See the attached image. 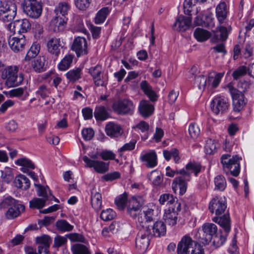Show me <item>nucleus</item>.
I'll use <instances>...</instances> for the list:
<instances>
[{
    "instance_id": "f257e3e1",
    "label": "nucleus",
    "mask_w": 254,
    "mask_h": 254,
    "mask_svg": "<svg viewBox=\"0 0 254 254\" xmlns=\"http://www.w3.org/2000/svg\"><path fill=\"white\" fill-rule=\"evenodd\" d=\"M227 205L225 197L216 196L211 199L209 204V209L211 213H215L213 221L222 227L226 233L231 229L230 219L228 213L221 215L226 210Z\"/></svg>"
},
{
    "instance_id": "f03ea898",
    "label": "nucleus",
    "mask_w": 254,
    "mask_h": 254,
    "mask_svg": "<svg viewBox=\"0 0 254 254\" xmlns=\"http://www.w3.org/2000/svg\"><path fill=\"white\" fill-rule=\"evenodd\" d=\"M0 72L1 78L6 80L5 84L8 87L17 86L23 82V74L18 72L16 66H2L0 68Z\"/></svg>"
},
{
    "instance_id": "7ed1b4c3",
    "label": "nucleus",
    "mask_w": 254,
    "mask_h": 254,
    "mask_svg": "<svg viewBox=\"0 0 254 254\" xmlns=\"http://www.w3.org/2000/svg\"><path fill=\"white\" fill-rule=\"evenodd\" d=\"M1 205L4 207L8 208L5 213V216L8 219H13L18 217L25 210V206L18 203L11 197L5 198L2 202Z\"/></svg>"
},
{
    "instance_id": "20e7f679",
    "label": "nucleus",
    "mask_w": 254,
    "mask_h": 254,
    "mask_svg": "<svg viewBox=\"0 0 254 254\" xmlns=\"http://www.w3.org/2000/svg\"><path fill=\"white\" fill-rule=\"evenodd\" d=\"M18 0H6L0 6V20L3 22L12 20L16 15V2Z\"/></svg>"
},
{
    "instance_id": "39448f33",
    "label": "nucleus",
    "mask_w": 254,
    "mask_h": 254,
    "mask_svg": "<svg viewBox=\"0 0 254 254\" xmlns=\"http://www.w3.org/2000/svg\"><path fill=\"white\" fill-rule=\"evenodd\" d=\"M233 100V110L235 112H239L246 105L247 100L244 93L239 89L235 88L231 84H228L227 86Z\"/></svg>"
},
{
    "instance_id": "423d86ee",
    "label": "nucleus",
    "mask_w": 254,
    "mask_h": 254,
    "mask_svg": "<svg viewBox=\"0 0 254 254\" xmlns=\"http://www.w3.org/2000/svg\"><path fill=\"white\" fill-rule=\"evenodd\" d=\"M112 108L114 112L119 115H132L134 112L135 106L132 101L124 99L115 102L112 105Z\"/></svg>"
},
{
    "instance_id": "0eeeda50",
    "label": "nucleus",
    "mask_w": 254,
    "mask_h": 254,
    "mask_svg": "<svg viewBox=\"0 0 254 254\" xmlns=\"http://www.w3.org/2000/svg\"><path fill=\"white\" fill-rule=\"evenodd\" d=\"M42 4L41 0H27L23 6L24 13L32 18H38L42 14Z\"/></svg>"
},
{
    "instance_id": "6e6552de",
    "label": "nucleus",
    "mask_w": 254,
    "mask_h": 254,
    "mask_svg": "<svg viewBox=\"0 0 254 254\" xmlns=\"http://www.w3.org/2000/svg\"><path fill=\"white\" fill-rule=\"evenodd\" d=\"M217 233V227L213 223H205L202 226V229L199 231V238L200 242L204 245L210 242L213 237Z\"/></svg>"
},
{
    "instance_id": "1a4fd4ad",
    "label": "nucleus",
    "mask_w": 254,
    "mask_h": 254,
    "mask_svg": "<svg viewBox=\"0 0 254 254\" xmlns=\"http://www.w3.org/2000/svg\"><path fill=\"white\" fill-rule=\"evenodd\" d=\"M102 67L100 65L91 67L89 69L88 73L91 75L94 84L97 86H105L107 84L108 77L107 74L102 73Z\"/></svg>"
},
{
    "instance_id": "9d476101",
    "label": "nucleus",
    "mask_w": 254,
    "mask_h": 254,
    "mask_svg": "<svg viewBox=\"0 0 254 254\" xmlns=\"http://www.w3.org/2000/svg\"><path fill=\"white\" fill-rule=\"evenodd\" d=\"M230 104L228 99L222 96L216 97L211 102V108L215 114H223L226 112Z\"/></svg>"
},
{
    "instance_id": "9b49d317",
    "label": "nucleus",
    "mask_w": 254,
    "mask_h": 254,
    "mask_svg": "<svg viewBox=\"0 0 254 254\" xmlns=\"http://www.w3.org/2000/svg\"><path fill=\"white\" fill-rule=\"evenodd\" d=\"M151 237L150 235H148L147 233L143 230L138 232L136 239V248L139 253L142 254L146 252Z\"/></svg>"
},
{
    "instance_id": "f8f14e48",
    "label": "nucleus",
    "mask_w": 254,
    "mask_h": 254,
    "mask_svg": "<svg viewBox=\"0 0 254 254\" xmlns=\"http://www.w3.org/2000/svg\"><path fill=\"white\" fill-rule=\"evenodd\" d=\"M71 49L75 52L77 57L86 55L88 53V50L86 39L82 37L75 38L73 42Z\"/></svg>"
},
{
    "instance_id": "ddd939ff",
    "label": "nucleus",
    "mask_w": 254,
    "mask_h": 254,
    "mask_svg": "<svg viewBox=\"0 0 254 254\" xmlns=\"http://www.w3.org/2000/svg\"><path fill=\"white\" fill-rule=\"evenodd\" d=\"M179 173L181 176L175 179L173 184H175V186L179 188L180 193L183 194L187 190V182L190 179V173L184 169L180 170Z\"/></svg>"
},
{
    "instance_id": "4468645a",
    "label": "nucleus",
    "mask_w": 254,
    "mask_h": 254,
    "mask_svg": "<svg viewBox=\"0 0 254 254\" xmlns=\"http://www.w3.org/2000/svg\"><path fill=\"white\" fill-rule=\"evenodd\" d=\"M8 43L10 48L15 53L22 51L26 44L25 37L23 35H20L18 37H9Z\"/></svg>"
},
{
    "instance_id": "2eb2a0df",
    "label": "nucleus",
    "mask_w": 254,
    "mask_h": 254,
    "mask_svg": "<svg viewBox=\"0 0 254 254\" xmlns=\"http://www.w3.org/2000/svg\"><path fill=\"white\" fill-rule=\"evenodd\" d=\"M64 43L60 38L56 37L50 39L47 43L48 51L56 56H59L61 49L63 47Z\"/></svg>"
},
{
    "instance_id": "dca6fc26",
    "label": "nucleus",
    "mask_w": 254,
    "mask_h": 254,
    "mask_svg": "<svg viewBox=\"0 0 254 254\" xmlns=\"http://www.w3.org/2000/svg\"><path fill=\"white\" fill-rule=\"evenodd\" d=\"M194 243L192 239L188 235L184 236L177 246L178 254H189L192 250Z\"/></svg>"
},
{
    "instance_id": "f3484780",
    "label": "nucleus",
    "mask_w": 254,
    "mask_h": 254,
    "mask_svg": "<svg viewBox=\"0 0 254 254\" xmlns=\"http://www.w3.org/2000/svg\"><path fill=\"white\" fill-rule=\"evenodd\" d=\"M148 235L151 237L155 236L160 237L164 236L166 232V227L165 223L161 221H156L152 226L149 227L146 229Z\"/></svg>"
},
{
    "instance_id": "a211bd4d",
    "label": "nucleus",
    "mask_w": 254,
    "mask_h": 254,
    "mask_svg": "<svg viewBox=\"0 0 254 254\" xmlns=\"http://www.w3.org/2000/svg\"><path fill=\"white\" fill-rule=\"evenodd\" d=\"M144 201L141 197H132L128 201L127 207L129 215L134 217L136 216V212L139 210L143 204Z\"/></svg>"
},
{
    "instance_id": "6ab92c4d",
    "label": "nucleus",
    "mask_w": 254,
    "mask_h": 254,
    "mask_svg": "<svg viewBox=\"0 0 254 254\" xmlns=\"http://www.w3.org/2000/svg\"><path fill=\"white\" fill-rule=\"evenodd\" d=\"M86 167H93L98 173H104L109 169V164L100 160H84Z\"/></svg>"
},
{
    "instance_id": "aec40b11",
    "label": "nucleus",
    "mask_w": 254,
    "mask_h": 254,
    "mask_svg": "<svg viewBox=\"0 0 254 254\" xmlns=\"http://www.w3.org/2000/svg\"><path fill=\"white\" fill-rule=\"evenodd\" d=\"M191 22V17L180 15L176 19V22L173 24V27L175 30L185 31L190 27Z\"/></svg>"
},
{
    "instance_id": "412c9836",
    "label": "nucleus",
    "mask_w": 254,
    "mask_h": 254,
    "mask_svg": "<svg viewBox=\"0 0 254 254\" xmlns=\"http://www.w3.org/2000/svg\"><path fill=\"white\" fill-rule=\"evenodd\" d=\"M36 242L39 244L38 252L39 254L44 253V254H48V249L52 242L51 238L48 235H43L38 237L36 239Z\"/></svg>"
},
{
    "instance_id": "4be33fe9",
    "label": "nucleus",
    "mask_w": 254,
    "mask_h": 254,
    "mask_svg": "<svg viewBox=\"0 0 254 254\" xmlns=\"http://www.w3.org/2000/svg\"><path fill=\"white\" fill-rule=\"evenodd\" d=\"M224 169L227 168L234 176H237L240 173L239 160H221Z\"/></svg>"
},
{
    "instance_id": "5701e85b",
    "label": "nucleus",
    "mask_w": 254,
    "mask_h": 254,
    "mask_svg": "<svg viewBox=\"0 0 254 254\" xmlns=\"http://www.w3.org/2000/svg\"><path fill=\"white\" fill-rule=\"evenodd\" d=\"M138 110L139 114L143 118H146L153 114L154 108L148 101L142 100L139 102Z\"/></svg>"
},
{
    "instance_id": "b1692460",
    "label": "nucleus",
    "mask_w": 254,
    "mask_h": 254,
    "mask_svg": "<svg viewBox=\"0 0 254 254\" xmlns=\"http://www.w3.org/2000/svg\"><path fill=\"white\" fill-rule=\"evenodd\" d=\"M91 203L94 209L98 212L102 207V198L99 190H97L96 188L93 189L91 191Z\"/></svg>"
},
{
    "instance_id": "393cba45",
    "label": "nucleus",
    "mask_w": 254,
    "mask_h": 254,
    "mask_svg": "<svg viewBox=\"0 0 254 254\" xmlns=\"http://www.w3.org/2000/svg\"><path fill=\"white\" fill-rule=\"evenodd\" d=\"M105 131L106 134L112 137H118L123 133L121 126L114 122H109L106 125Z\"/></svg>"
},
{
    "instance_id": "a878e982",
    "label": "nucleus",
    "mask_w": 254,
    "mask_h": 254,
    "mask_svg": "<svg viewBox=\"0 0 254 254\" xmlns=\"http://www.w3.org/2000/svg\"><path fill=\"white\" fill-rule=\"evenodd\" d=\"M50 26L54 32H61L64 29L66 22L63 17L56 16L51 20Z\"/></svg>"
},
{
    "instance_id": "bb28decb",
    "label": "nucleus",
    "mask_w": 254,
    "mask_h": 254,
    "mask_svg": "<svg viewBox=\"0 0 254 254\" xmlns=\"http://www.w3.org/2000/svg\"><path fill=\"white\" fill-rule=\"evenodd\" d=\"M178 213L175 208H169L165 210L163 218L166 224L170 226H174L178 220Z\"/></svg>"
},
{
    "instance_id": "cd10ccee",
    "label": "nucleus",
    "mask_w": 254,
    "mask_h": 254,
    "mask_svg": "<svg viewBox=\"0 0 254 254\" xmlns=\"http://www.w3.org/2000/svg\"><path fill=\"white\" fill-rule=\"evenodd\" d=\"M228 10L226 3L220 2L216 7V16L220 23H223L227 16Z\"/></svg>"
},
{
    "instance_id": "c85d7f7f",
    "label": "nucleus",
    "mask_w": 254,
    "mask_h": 254,
    "mask_svg": "<svg viewBox=\"0 0 254 254\" xmlns=\"http://www.w3.org/2000/svg\"><path fill=\"white\" fill-rule=\"evenodd\" d=\"M15 26L18 33H26L30 30L31 24L28 19L23 18L15 20Z\"/></svg>"
},
{
    "instance_id": "c756f323",
    "label": "nucleus",
    "mask_w": 254,
    "mask_h": 254,
    "mask_svg": "<svg viewBox=\"0 0 254 254\" xmlns=\"http://www.w3.org/2000/svg\"><path fill=\"white\" fill-rule=\"evenodd\" d=\"M141 89L144 94L149 98L150 101L154 102L157 100L158 96L151 86L146 81H143L140 84Z\"/></svg>"
},
{
    "instance_id": "7c9ffc66",
    "label": "nucleus",
    "mask_w": 254,
    "mask_h": 254,
    "mask_svg": "<svg viewBox=\"0 0 254 254\" xmlns=\"http://www.w3.org/2000/svg\"><path fill=\"white\" fill-rule=\"evenodd\" d=\"M14 183L17 188L23 190L28 189L30 186V182L29 179L22 174L18 175L15 178Z\"/></svg>"
},
{
    "instance_id": "2f4dec72",
    "label": "nucleus",
    "mask_w": 254,
    "mask_h": 254,
    "mask_svg": "<svg viewBox=\"0 0 254 254\" xmlns=\"http://www.w3.org/2000/svg\"><path fill=\"white\" fill-rule=\"evenodd\" d=\"M94 117L97 121H105L109 118L110 114L107 109L103 106H97L95 108Z\"/></svg>"
},
{
    "instance_id": "473e14b6",
    "label": "nucleus",
    "mask_w": 254,
    "mask_h": 254,
    "mask_svg": "<svg viewBox=\"0 0 254 254\" xmlns=\"http://www.w3.org/2000/svg\"><path fill=\"white\" fill-rule=\"evenodd\" d=\"M224 75V73H216L212 72L209 73L208 77L207 82L209 86L213 88L217 87Z\"/></svg>"
},
{
    "instance_id": "72a5a7b5",
    "label": "nucleus",
    "mask_w": 254,
    "mask_h": 254,
    "mask_svg": "<svg viewBox=\"0 0 254 254\" xmlns=\"http://www.w3.org/2000/svg\"><path fill=\"white\" fill-rule=\"evenodd\" d=\"M74 56L71 54L66 55L58 65V69L61 71H65L71 65Z\"/></svg>"
},
{
    "instance_id": "f704fd0d",
    "label": "nucleus",
    "mask_w": 254,
    "mask_h": 254,
    "mask_svg": "<svg viewBox=\"0 0 254 254\" xmlns=\"http://www.w3.org/2000/svg\"><path fill=\"white\" fill-rule=\"evenodd\" d=\"M218 147V144L215 140L208 138L205 141L204 152L206 154L213 155L216 152Z\"/></svg>"
},
{
    "instance_id": "c9c22d12",
    "label": "nucleus",
    "mask_w": 254,
    "mask_h": 254,
    "mask_svg": "<svg viewBox=\"0 0 254 254\" xmlns=\"http://www.w3.org/2000/svg\"><path fill=\"white\" fill-rule=\"evenodd\" d=\"M148 178L153 185L159 186L163 182V175L161 172L154 170L148 175Z\"/></svg>"
},
{
    "instance_id": "e433bc0d",
    "label": "nucleus",
    "mask_w": 254,
    "mask_h": 254,
    "mask_svg": "<svg viewBox=\"0 0 254 254\" xmlns=\"http://www.w3.org/2000/svg\"><path fill=\"white\" fill-rule=\"evenodd\" d=\"M45 62L44 57H39L33 62L32 66L36 72H41L46 69Z\"/></svg>"
},
{
    "instance_id": "4c0bfd02",
    "label": "nucleus",
    "mask_w": 254,
    "mask_h": 254,
    "mask_svg": "<svg viewBox=\"0 0 254 254\" xmlns=\"http://www.w3.org/2000/svg\"><path fill=\"white\" fill-rule=\"evenodd\" d=\"M193 35L199 42H203L207 40L210 36V33L208 31L200 28L195 29Z\"/></svg>"
},
{
    "instance_id": "58836bf2",
    "label": "nucleus",
    "mask_w": 254,
    "mask_h": 254,
    "mask_svg": "<svg viewBox=\"0 0 254 254\" xmlns=\"http://www.w3.org/2000/svg\"><path fill=\"white\" fill-rule=\"evenodd\" d=\"M81 69L79 67L75 68L67 71L65 76L67 79L71 82H74L81 78Z\"/></svg>"
},
{
    "instance_id": "ea45409f",
    "label": "nucleus",
    "mask_w": 254,
    "mask_h": 254,
    "mask_svg": "<svg viewBox=\"0 0 254 254\" xmlns=\"http://www.w3.org/2000/svg\"><path fill=\"white\" fill-rule=\"evenodd\" d=\"M40 50V45L37 42L33 43L30 49L27 52L25 57L26 61H29L32 58H35L39 54Z\"/></svg>"
},
{
    "instance_id": "a19ab883",
    "label": "nucleus",
    "mask_w": 254,
    "mask_h": 254,
    "mask_svg": "<svg viewBox=\"0 0 254 254\" xmlns=\"http://www.w3.org/2000/svg\"><path fill=\"white\" fill-rule=\"evenodd\" d=\"M109 12L108 7L101 8L96 14L94 18L95 23L99 24L104 22Z\"/></svg>"
},
{
    "instance_id": "79ce46f5",
    "label": "nucleus",
    "mask_w": 254,
    "mask_h": 254,
    "mask_svg": "<svg viewBox=\"0 0 254 254\" xmlns=\"http://www.w3.org/2000/svg\"><path fill=\"white\" fill-rule=\"evenodd\" d=\"M57 229L61 232H69L72 230L73 226L64 219L59 220L56 223Z\"/></svg>"
},
{
    "instance_id": "37998d69",
    "label": "nucleus",
    "mask_w": 254,
    "mask_h": 254,
    "mask_svg": "<svg viewBox=\"0 0 254 254\" xmlns=\"http://www.w3.org/2000/svg\"><path fill=\"white\" fill-rule=\"evenodd\" d=\"M177 197L172 194L164 193L160 196L159 201L161 205H170L174 204L176 202Z\"/></svg>"
},
{
    "instance_id": "c03bdc74",
    "label": "nucleus",
    "mask_w": 254,
    "mask_h": 254,
    "mask_svg": "<svg viewBox=\"0 0 254 254\" xmlns=\"http://www.w3.org/2000/svg\"><path fill=\"white\" fill-rule=\"evenodd\" d=\"M69 9V4L67 2H62L59 3L56 7L55 12L56 13L57 16H59V14H62V16H64L67 14Z\"/></svg>"
},
{
    "instance_id": "a18cd8bd",
    "label": "nucleus",
    "mask_w": 254,
    "mask_h": 254,
    "mask_svg": "<svg viewBox=\"0 0 254 254\" xmlns=\"http://www.w3.org/2000/svg\"><path fill=\"white\" fill-rule=\"evenodd\" d=\"M73 254H91L88 248L81 244H76L71 247Z\"/></svg>"
},
{
    "instance_id": "49530a36",
    "label": "nucleus",
    "mask_w": 254,
    "mask_h": 254,
    "mask_svg": "<svg viewBox=\"0 0 254 254\" xmlns=\"http://www.w3.org/2000/svg\"><path fill=\"white\" fill-rule=\"evenodd\" d=\"M136 225L137 228L139 229V232H140L142 230L146 232V229H148L149 226L148 225V221L145 219V217L141 213L137 216Z\"/></svg>"
},
{
    "instance_id": "de8ad7c7",
    "label": "nucleus",
    "mask_w": 254,
    "mask_h": 254,
    "mask_svg": "<svg viewBox=\"0 0 254 254\" xmlns=\"http://www.w3.org/2000/svg\"><path fill=\"white\" fill-rule=\"evenodd\" d=\"M24 93V89L23 88L19 87L12 89L8 91V95L9 97H21V100H24L27 97L26 93L24 97L22 95Z\"/></svg>"
},
{
    "instance_id": "09e8293b",
    "label": "nucleus",
    "mask_w": 254,
    "mask_h": 254,
    "mask_svg": "<svg viewBox=\"0 0 254 254\" xmlns=\"http://www.w3.org/2000/svg\"><path fill=\"white\" fill-rule=\"evenodd\" d=\"M186 168L188 171L194 173L196 176L200 173L202 169V166L199 163L194 161L190 162L186 166Z\"/></svg>"
},
{
    "instance_id": "8fccbe9b",
    "label": "nucleus",
    "mask_w": 254,
    "mask_h": 254,
    "mask_svg": "<svg viewBox=\"0 0 254 254\" xmlns=\"http://www.w3.org/2000/svg\"><path fill=\"white\" fill-rule=\"evenodd\" d=\"M215 189L223 191L226 187V181L225 178L222 175H218L214 178Z\"/></svg>"
},
{
    "instance_id": "3c124183",
    "label": "nucleus",
    "mask_w": 254,
    "mask_h": 254,
    "mask_svg": "<svg viewBox=\"0 0 254 254\" xmlns=\"http://www.w3.org/2000/svg\"><path fill=\"white\" fill-rule=\"evenodd\" d=\"M1 178L3 182L8 184L13 179L12 170L10 168H5L1 171Z\"/></svg>"
},
{
    "instance_id": "603ef678",
    "label": "nucleus",
    "mask_w": 254,
    "mask_h": 254,
    "mask_svg": "<svg viewBox=\"0 0 254 254\" xmlns=\"http://www.w3.org/2000/svg\"><path fill=\"white\" fill-rule=\"evenodd\" d=\"M16 164L21 166V171L24 173L28 171V169H34V164L30 160H16Z\"/></svg>"
},
{
    "instance_id": "864d4df0",
    "label": "nucleus",
    "mask_w": 254,
    "mask_h": 254,
    "mask_svg": "<svg viewBox=\"0 0 254 254\" xmlns=\"http://www.w3.org/2000/svg\"><path fill=\"white\" fill-rule=\"evenodd\" d=\"M127 200V194L125 193L117 197L115 200V202L119 209L123 210L125 208Z\"/></svg>"
},
{
    "instance_id": "5fc2aeb1",
    "label": "nucleus",
    "mask_w": 254,
    "mask_h": 254,
    "mask_svg": "<svg viewBox=\"0 0 254 254\" xmlns=\"http://www.w3.org/2000/svg\"><path fill=\"white\" fill-rule=\"evenodd\" d=\"M116 213L113 209L108 208L103 210L100 214V218L105 221L111 220L114 218Z\"/></svg>"
},
{
    "instance_id": "6e6d98bb",
    "label": "nucleus",
    "mask_w": 254,
    "mask_h": 254,
    "mask_svg": "<svg viewBox=\"0 0 254 254\" xmlns=\"http://www.w3.org/2000/svg\"><path fill=\"white\" fill-rule=\"evenodd\" d=\"M189 132L192 139H196L200 134V130L197 125L191 123L189 127Z\"/></svg>"
},
{
    "instance_id": "4d7b16f0",
    "label": "nucleus",
    "mask_w": 254,
    "mask_h": 254,
    "mask_svg": "<svg viewBox=\"0 0 254 254\" xmlns=\"http://www.w3.org/2000/svg\"><path fill=\"white\" fill-rule=\"evenodd\" d=\"M46 201L42 198H34L29 202V205L32 208L40 209L45 206Z\"/></svg>"
},
{
    "instance_id": "13d9d810",
    "label": "nucleus",
    "mask_w": 254,
    "mask_h": 254,
    "mask_svg": "<svg viewBox=\"0 0 254 254\" xmlns=\"http://www.w3.org/2000/svg\"><path fill=\"white\" fill-rule=\"evenodd\" d=\"M163 155L165 159H171V158L176 159L177 157L179 158L181 157L179 155V150L175 148H172L170 150H164Z\"/></svg>"
},
{
    "instance_id": "bf43d9fd",
    "label": "nucleus",
    "mask_w": 254,
    "mask_h": 254,
    "mask_svg": "<svg viewBox=\"0 0 254 254\" xmlns=\"http://www.w3.org/2000/svg\"><path fill=\"white\" fill-rule=\"evenodd\" d=\"M206 78L203 75H199L195 77L194 84L200 90L204 89L206 85Z\"/></svg>"
},
{
    "instance_id": "052dcab7",
    "label": "nucleus",
    "mask_w": 254,
    "mask_h": 254,
    "mask_svg": "<svg viewBox=\"0 0 254 254\" xmlns=\"http://www.w3.org/2000/svg\"><path fill=\"white\" fill-rule=\"evenodd\" d=\"M136 143V139H132L128 143H127L125 144L122 147H121L119 149V151L120 152L119 154V156L120 157H123V155L121 153L122 152L124 151H130L134 149L135 144Z\"/></svg>"
},
{
    "instance_id": "680f3d73",
    "label": "nucleus",
    "mask_w": 254,
    "mask_h": 254,
    "mask_svg": "<svg viewBox=\"0 0 254 254\" xmlns=\"http://www.w3.org/2000/svg\"><path fill=\"white\" fill-rule=\"evenodd\" d=\"M247 72V67L244 65L241 66L233 72L232 76L234 79L237 80L241 76L245 75Z\"/></svg>"
},
{
    "instance_id": "e2e57ef3",
    "label": "nucleus",
    "mask_w": 254,
    "mask_h": 254,
    "mask_svg": "<svg viewBox=\"0 0 254 254\" xmlns=\"http://www.w3.org/2000/svg\"><path fill=\"white\" fill-rule=\"evenodd\" d=\"M36 94L40 95L42 98H45L50 94V90L45 85H41L39 86Z\"/></svg>"
},
{
    "instance_id": "0e129e2a",
    "label": "nucleus",
    "mask_w": 254,
    "mask_h": 254,
    "mask_svg": "<svg viewBox=\"0 0 254 254\" xmlns=\"http://www.w3.org/2000/svg\"><path fill=\"white\" fill-rule=\"evenodd\" d=\"M82 135L85 140H90L94 135V131L91 128H85L82 130Z\"/></svg>"
},
{
    "instance_id": "69168bd1",
    "label": "nucleus",
    "mask_w": 254,
    "mask_h": 254,
    "mask_svg": "<svg viewBox=\"0 0 254 254\" xmlns=\"http://www.w3.org/2000/svg\"><path fill=\"white\" fill-rule=\"evenodd\" d=\"M34 185L38 188L37 190L38 195L39 196L42 197V199L47 200L48 199L47 190H49V188H44L39 184H35Z\"/></svg>"
},
{
    "instance_id": "338daca9",
    "label": "nucleus",
    "mask_w": 254,
    "mask_h": 254,
    "mask_svg": "<svg viewBox=\"0 0 254 254\" xmlns=\"http://www.w3.org/2000/svg\"><path fill=\"white\" fill-rule=\"evenodd\" d=\"M226 238L221 235H218L217 233L213 237V244L216 247L222 246L225 242Z\"/></svg>"
},
{
    "instance_id": "774afa93",
    "label": "nucleus",
    "mask_w": 254,
    "mask_h": 254,
    "mask_svg": "<svg viewBox=\"0 0 254 254\" xmlns=\"http://www.w3.org/2000/svg\"><path fill=\"white\" fill-rule=\"evenodd\" d=\"M91 0H75L76 7L80 10H85L88 8Z\"/></svg>"
}]
</instances>
